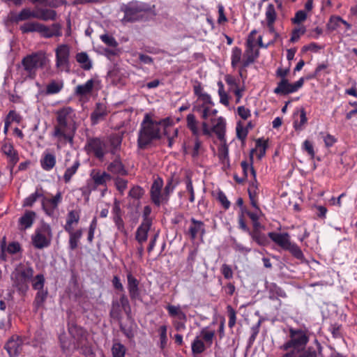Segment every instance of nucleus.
Masks as SVG:
<instances>
[{"instance_id": "f257e3e1", "label": "nucleus", "mask_w": 357, "mask_h": 357, "mask_svg": "<svg viewBox=\"0 0 357 357\" xmlns=\"http://www.w3.org/2000/svg\"><path fill=\"white\" fill-rule=\"evenodd\" d=\"M75 111L70 107H64L56 112V124L51 136L55 139L57 149L68 143L73 144L74 137L78 128Z\"/></svg>"}, {"instance_id": "f03ea898", "label": "nucleus", "mask_w": 357, "mask_h": 357, "mask_svg": "<svg viewBox=\"0 0 357 357\" xmlns=\"http://www.w3.org/2000/svg\"><path fill=\"white\" fill-rule=\"evenodd\" d=\"M169 119H164L160 121L152 119L149 115L146 114L141 123L138 133L137 144L140 149H144L153 140L160 138L164 128L168 126Z\"/></svg>"}, {"instance_id": "7ed1b4c3", "label": "nucleus", "mask_w": 357, "mask_h": 357, "mask_svg": "<svg viewBox=\"0 0 357 357\" xmlns=\"http://www.w3.org/2000/svg\"><path fill=\"white\" fill-rule=\"evenodd\" d=\"M49 59L43 52H38L24 56L18 66V82L23 83L29 79H34L39 68H44Z\"/></svg>"}, {"instance_id": "20e7f679", "label": "nucleus", "mask_w": 357, "mask_h": 357, "mask_svg": "<svg viewBox=\"0 0 357 357\" xmlns=\"http://www.w3.org/2000/svg\"><path fill=\"white\" fill-rule=\"evenodd\" d=\"M289 337V339L280 347L281 350L288 351L293 349L296 353H300L306 347L310 340L308 331L302 328H290Z\"/></svg>"}, {"instance_id": "39448f33", "label": "nucleus", "mask_w": 357, "mask_h": 357, "mask_svg": "<svg viewBox=\"0 0 357 357\" xmlns=\"http://www.w3.org/2000/svg\"><path fill=\"white\" fill-rule=\"evenodd\" d=\"M268 236L283 250L289 252L296 259L302 260L305 258L300 247L291 241L290 235L287 232L271 231L268 233Z\"/></svg>"}, {"instance_id": "423d86ee", "label": "nucleus", "mask_w": 357, "mask_h": 357, "mask_svg": "<svg viewBox=\"0 0 357 357\" xmlns=\"http://www.w3.org/2000/svg\"><path fill=\"white\" fill-rule=\"evenodd\" d=\"M121 10L124 13L122 22H132L142 19L145 14L151 10V7L146 3L132 1L123 4Z\"/></svg>"}, {"instance_id": "0eeeda50", "label": "nucleus", "mask_w": 357, "mask_h": 357, "mask_svg": "<svg viewBox=\"0 0 357 357\" xmlns=\"http://www.w3.org/2000/svg\"><path fill=\"white\" fill-rule=\"evenodd\" d=\"M68 331L74 339V342L73 343L68 342L62 337H60L61 345L63 351L75 349L85 344L87 337V333L85 330L77 325L72 324L69 326Z\"/></svg>"}, {"instance_id": "6e6552de", "label": "nucleus", "mask_w": 357, "mask_h": 357, "mask_svg": "<svg viewBox=\"0 0 357 357\" xmlns=\"http://www.w3.org/2000/svg\"><path fill=\"white\" fill-rule=\"evenodd\" d=\"M52 232L51 227L47 223H43L37 227L31 236L33 245L38 249L48 247L52 241Z\"/></svg>"}, {"instance_id": "1a4fd4ad", "label": "nucleus", "mask_w": 357, "mask_h": 357, "mask_svg": "<svg viewBox=\"0 0 357 357\" xmlns=\"http://www.w3.org/2000/svg\"><path fill=\"white\" fill-rule=\"evenodd\" d=\"M211 123V127H210L206 121H203L202 123V134L211 137L212 133L214 132L218 138L225 142V128H226V121L225 118L219 116L218 118L213 117L209 120Z\"/></svg>"}, {"instance_id": "9d476101", "label": "nucleus", "mask_w": 357, "mask_h": 357, "mask_svg": "<svg viewBox=\"0 0 357 357\" xmlns=\"http://www.w3.org/2000/svg\"><path fill=\"white\" fill-rule=\"evenodd\" d=\"M33 276V269L31 267H19L12 274V280L16 287L24 291L28 289V283Z\"/></svg>"}, {"instance_id": "9b49d317", "label": "nucleus", "mask_w": 357, "mask_h": 357, "mask_svg": "<svg viewBox=\"0 0 357 357\" xmlns=\"http://www.w3.org/2000/svg\"><path fill=\"white\" fill-rule=\"evenodd\" d=\"M55 66L60 71H68L70 67V46L59 44L54 50Z\"/></svg>"}, {"instance_id": "f8f14e48", "label": "nucleus", "mask_w": 357, "mask_h": 357, "mask_svg": "<svg viewBox=\"0 0 357 357\" xmlns=\"http://www.w3.org/2000/svg\"><path fill=\"white\" fill-rule=\"evenodd\" d=\"M193 110L200 115L204 121L215 117L218 113V110L214 108V102L211 98L199 102H195Z\"/></svg>"}, {"instance_id": "ddd939ff", "label": "nucleus", "mask_w": 357, "mask_h": 357, "mask_svg": "<svg viewBox=\"0 0 357 357\" xmlns=\"http://www.w3.org/2000/svg\"><path fill=\"white\" fill-rule=\"evenodd\" d=\"M86 149L89 153L93 154L96 158L102 160L107 153V144L104 139L91 138L87 141Z\"/></svg>"}, {"instance_id": "4468645a", "label": "nucleus", "mask_w": 357, "mask_h": 357, "mask_svg": "<svg viewBox=\"0 0 357 357\" xmlns=\"http://www.w3.org/2000/svg\"><path fill=\"white\" fill-rule=\"evenodd\" d=\"M62 199L63 195L61 191H57L56 195L52 197L43 195L41 199L42 209L47 215L54 217L59 205L62 202Z\"/></svg>"}, {"instance_id": "2eb2a0df", "label": "nucleus", "mask_w": 357, "mask_h": 357, "mask_svg": "<svg viewBox=\"0 0 357 357\" xmlns=\"http://www.w3.org/2000/svg\"><path fill=\"white\" fill-rule=\"evenodd\" d=\"M163 181L161 178H155L151 187L150 195L152 202L159 206L167 202L166 195L163 193Z\"/></svg>"}, {"instance_id": "dca6fc26", "label": "nucleus", "mask_w": 357, "mask_h": 357, "mask_svg": "<svg viewBox=\"0 0 357 357\" xmlns=\"http://www.w3.org/2000/svg\"><path fill=\"white\" fill-rule=\"evenodd\" d=\"M304 83V78L301 77L296 82L291 84L287 79H282L278 82V86L274 89V93L278 95H287L297 91L302 87Z\"/></svg>"}, {"instance_id": "f3484780", "label": "nucleus", "mask_w": 357, "mask_h": 357, "mask_svg": "<svg viewBox=\"0 0 357 357\" xmlns=\"http://www.w3.org/2000/svg\"><path fill=\"white\" fill-rule=\"evenodd\" d=\"M259 56V50L256 48V43L252 39L248 38L246 42V50H245L242 60V68H246Z\"/></svg>"}, {"instance_id": "a211bd4d", "label": "nucleus", "mask_w": 357, "mask_h": 357, "mask_svg": "<svg viewBox=\"0 0 357 357\" xmlns=\"http://www.w3.org/2000/svg\"><path fill=\"white\" fill-rule=\"evenodd\" d=\"M98 83L99 81L98 79L91 78L87 80L84 84L77 85L75 89L74 94L80 100L88 98L94 86Z\"/></svg>"}, {"instance_id": "6ab92c4d", "label": "nucleus", "mask_w": 357, "mask_h": 357, "mask_svg": "<svg viewBox=\"0 0 357 357\" xmlns=\"http://www.w3.org/2000/svg\"><path fill=\"white\" fill-rule=\"evenodd\" d=\"M38 33L45 38L59 37L62 35L61 26L59 23H54L50 26L41 24Z\"/></svg>"}, {"instance_id": "aec40b11", "label": "nucleus", "mask_w": 357, "mask_h": 357, "mask_svg": "<svg viewBox=\"0 0 357 357\" xmlns=\"http://www.w3.org/2000/svg\"><path fill=\"white\" fill-rule=\"evenodd\" d=\"M90 176L95 188L98 186L106 187L107 183L112 179V176L109 174L95 169L91 171Z\"/></svg>"}, {"instance_id": "412c9836", "label": "nucleus", "mask_w": 357, "mask_h": 357, "mask_svg": "<svg viewBox=\"0 0 357 357\" xmlns=\"http://www.w3.org/2000/svg\"><path fill=\"white\" fill-rule=\"evenodd\" d=\"M152 220L142 222L135 232V239L140 245H143L148 239V233L151 229Z\"/></svg>"}, {"instance_id": "4be33fe9", "label": "nucleus", "mask_w": 357, "mask_h": 357, "mask_svg": "<svg viewBox=\"0 0 357 357\" xmlns=\"http://www.w3.org/2000/svg\"><path fill=\"white\" fill-rule=\"evenodd\" d=\"M265 16L266 26L268 27V31L271 33H273L275 36H278V34L275 32L274 27V23L277 18V14L275 6L273 3H269L266 6Z\"/></svg>"}, {"instance_id": "5701e85b", "label": "nucleus", "mask_w": 357, "mask_h": 357, "mask_svg": "<svg viewBox=\"0 0 357 357\" xmlns=\"http://www.w3.org/2000/svg\"><path fill=\"white\" fill-rule=\"evenodd\" d=\"M191 224L188 228V234L192 240H195L198 236L203 237L205 234V227L203 222L191 218Z\"/></svg>"}, {"instance_id": "b1692460", "label": "nucleus", "mask_w": 357, "mask_h": 357, "mask_svg": "<svg viewBox=\"0 0 357 357\" xmlns=\"http://www.w3.org/2000/svg\"><path fill=\"white\" fill-rule=\"evenodd\" d=\"M56 156L54 153L45 151L40 160V166L45 171L52 170L56 165Z\"/></svg>"}, {"instance_id": "393cba45", "label": "nucleus", "mask_w": 357, "mask_h": 357, "mask_svg": "<svg viewBox=\"0 0 357 357\" xmlns=\"http://www.w3.org/2000/svg\"><path fill=\"white\" fill-rule=\"evenodd\" d=\"M5 349L10 357L17 356L22 350V340L19 337H12L6 343Z\"/></svg>"}, {"instance_id": "a878e982", "label": "nucleus", "mask_w": 357, "mask_h": 357, "mask_svg": "<svg viewBox=\"0 0 357 357\" xmlns=\"http://www.w3.org/2000/svg\"><path fill=\"white\" fill-rule=\"evenodd\" d=\"M36 19L43 21H54L57 18V13L53 9L40 8L35 10Z\"/></svg>"}, {"instance_id": "bb28decb", "label": "nucleus", "mask_w": 357, "mask_h": 357, "mask_svg": "<svg viewBox=\"0 0 357 357\" xmlns=\"http://www.w3.org/2000/svg\"><path fill=\"white\" fill-rule=\"evenodd\" d=\"M36 214L34 211H27L19 219V229L20 230H26L30 228L35 220Z\"/></svg>"}, {"instance_id": "cd10ccee", "label": "nucleus", "mask_w": 357, "mask_h": 357, "mask_svg": "<svg viewBox=\"0 0 357 357\" xmlns=\"http://www.w3.org/2000/svg\"><path fill=\"white\" fill-rule=\"evenodd\" d=\"M128 289L132 299H136L139 296V281L129 273L127 275Z\"/></svg>"}, {"instance_id": "c85d7f7f", "label": "nucleus", "mask_w": 357, "mask_h": 357, "mask_svg": "<svg viewBox=\"0 0 357 357\" xmlns=\"http://www.w3.org/2000/svg\"><path fill=\"white\" fill-rule=\"evenodd\" d=\"M35 10H31L29 8H23L19 13L12 15L11 20L13 22L28 20L31 18H36Z\"/></svg>"}, {"instance_id": "c756f323", "label": "nucleus", "mask_w": 357, "mask_h": 357, "mask_svg": "<svg viewBox=\"0 0 357 357\" xmlns=\"http://www.w3.org/2000/svg\"><path fill=\"white\" fill-rule=\"evenodd\" d=\"M2 151L8 157L13 168L19 160L17 153L15 151L13 146L10 143H6L2 146Z\"/></svg>"}, {"instance_id": "7c9ffc66", "label": "nucleus", "mask_w": 357, "mask_h": 357, "mask_svg": "<svg viewBox=\"0 0 357 357\" xmlns=\"http://www.w3.org/2000/svg\"><path fill=\"white\" fill-rule=\"evenodd\" d=\"M107 169L108 172L115 175L123 176L127 174V171L119 158H116L110 162Z\"/></svg>"}, {"instance_id": "2f4dec72", "label": "nucleus", "mask_w": 357, "mask_h": 357, "mask_svg": "<svg viewBox=\"0 0 357 357\" xmlns=\"http://www.w3.org/2000/svg\"><path fill=\"white\" fill-rule=\"evenodd\" d=\"M248 195L251 205L257 210H259L257 204V195L259 193L258 183L257 180H253L248 187Z\"/></svg>"}, {"instance_id": "473e14b6", "label": "nucleus", "mask_w": 357, "mask_h": 357, "mask_svg": "<svg viewBox=\"0 0 357 357\" xmlns=\"http://www.w3.org/2000/svg\"><path fill=\"white\" fill-rule=\"evenodd\" d=\"M80 212L77 210H72L68 212L66 218V222L64 226V229L70 230L73 229V226L77 225L79 221Z\"/></svg>"}, {"instance_id": "72a5a7b5", "label": "nucleus", "mask_w": 357, "mask_h": 357, "mask_svg": "<svg viewBox=\"0 0 357 357\" xmlns=\"http://www.w3.org/2000/svg\"><path fill=\"white\" fill-rule=\"evenodd\" d=\"M166 309L168 312L169 315L171 317L175 319V320L178 319L181 321H186V315L183 312L181 307L179 305H168L166 307Z\"/></svg>"}, {"instance_id": "f704fd0d", "label": "nucleus", "mask_w": 357, "mask_h": 357, "mask_svg": "<svg viewBox=\"0 0 357 357\" xmlns=\"http://www.w3.org/2000/svg\"><path fill=\"white\" fill-rule=\"evenodd\" d=\"M75 59L81 68L84 70H89L93 67L92 61L85 52H79L76 54Z\"/></svg>"}, {"instance_id": "c9c22d12", "label": "nucleus", "mask_w": 357, "mask_h": 357, "mask_svg": "<svg viewBox=\"0 0 357 357\" xmlns=\"http://www.w3.org/2000/svg\"><path fill=\"white\" fill-rule=\"evenodd\" d=\"M69 234V249L70 250H75L78 246V243L82 236V230L77 229L73 231V229L66 230Z\"/></svg>"}, {"instance_id": "e433bc0d", "label": "nucleus", "mask_w": 357, "mask_h": 357, "mask_svg": "<svg viewBox=\"0 0 357 357\" xmlns=\"http://www.w3.org/2000/svg\"><path fill=\"white\" fill-rule=\"evenodd\" d=\"M215 335V330L210 329L208 327H204L201 330L200 334L197 335V337H200L201 340H203L207 347H211L213 344Z\"/></svg>"}, {"instance_id": "4c0bfd02", "label": "nucleus", "mask_w": 357, "mask_h": 357, "mask_svg": "<svg viewBox=\"0 0 357 357\" xmlns=\"http://www.w3.org/2000/svg\"><path fill=\"white\" fill-rule=\"evenodd\" d=\"M107 114V107L103 103H97L94 112L91 114V120L93 123H98Z\"/></svg>"}, {"instance_id": "58836bf2", "label": "nucleus", "mask_w": 357, "mask_h": 357, "mask_svg": "<svg viewBox=\"0 0 357 357\" xmlns=\"http://www.w3.org/2000/svg\"><path fill=\"white\" fill-rule=\"evenodd\" d=\"M43 190L42 188L37 187L36 191L31 193L29 197L24 199L23 202V206L31 207L39 199H43Z\"/></svg>"}, {"instance_id": "ea45409f", "label": "nucleus", "mask_w": 357, "mask_h": 357, "mask_svg": "<svg viewBox=\"0 0 357 357\" xmlns=\"http://www.w3.org/2000/svg\"><path fill=\"white\" fill-rule=\"evenodd\" d=\"M20 250V245L17 242H12L6 246L5 245H1V253L0 257L2 260L6 261V253L15 254Z\"/></svg>"}, {"instance_id": "a19ab883", "label": "nucleus", "mask_w": 357, "mask_h": 357, "mask_svg": "<svg viewBox=\"0 0 357 357\" xmlns=\"http://www.w3.org/2000/svg\"><path fill=\"white\" fill-rule=\"evenodd\" d=\"M242 51L238 47H234L231 50V64L233 68H236L239 63H242ZM243 68H241L239 70V75L242 76V69Z\"/></svg>"}, {"instance_id": "79ce46f5", "label": "nucleus", "mask_w": 357, "mask_h": 357, "mask_svg": "<svg viewBox=\"0 0 357 357\" xmlns=\"http://www.w3.org/2000/svg\"><path fill=\"white\" fill-rule=\"evenodd\" d=\"M187 127L190 130L193 135L197 137L200 134L199 123L193 114H189L186 117Z\"/></svg>"}, {"instance_id": "37998d69", "label": "nucleus", "mask_w": 357, "mask_h": 357, "mask_svg": "<svg viewBox=\"0 0 357 357\" xmlns=\"http://www.w3.org/2000/svg\"><path fill=\"white\" fill-rule=\"evenodd\" d=\"M206 347L200 337L196 336L191 344L192 352L193 354H200L206 350Z\"/></svg>"}, {"instance_id": "c03bdc74", "label": "nucleus", "mask_w": 357, "mask_h": 357, "mask_svg": "<svg viewBox=\"0 0 357 357\" xmlns=\"http://www.w3.org/2000/svg\"><path fill=\"white\" fill-rule=\"evenodd\" d=\"M63 87V82L61 80L51 81L46 86V94H56L61 91Z\"/></svg>"}, {"instance_id": "a18cd8bd", "label": "nucleus", "mask_w": 357, "mask_h": 357, "mask_svg": "<svg viewBox=\"0 0 357 357\" xmlns=\"http://www.w3.org/2000/svg\"><path fill=\"white\" fill-rule=\"evenodd\" d=\"M193 91L197 96V100L195 102H199L211 98V96L204 91L200 83H197L193 86Z\"/></svg>"}, {"instance_id": "49530a36", "label": "nucleus", "mask_w": 357, "mask_h": 357, "mask_svg": "<svg viewBox=\"0 0 357 357\" xmlns=\"http://www.w3.org/2000/svg\"><path fill=\"white\" fill-rule=\"evenodd\" d=\"M162 134L165 135L168 139V146L169 147H172L174 143V138L177 137L178 130L176 128H173L170 125L169 122L168 126H166V127L164 128V131L162 132Z\"/></svg>"}, {"instance_id": "de8ad7c7", "label": "nucleus", "mask_w": 357, "mask_h": 357, "mask_svg": "<svg viewBox=\"0 0 357 357\" xmlns=\"http://www.w3.org/2000/svg\"><path fill=\"white\" fill-rule=\"evenodd\" d=\"M32 3H38L40 5L52 8H58L66 3V0H29Z\"/></svg>"}, {"instance_id": "09e8293b", "label": "nucleus", "mask_w": 357, "mask_h": 357, "mask_svg": "<svg viewBox=\"0 0 357 357\" xmlns=\"http://www.w3.org/2000/svg\"><path fill=\"white\" fill-rule=\"evenodd\" d=\"M41 23L38 22H29L20 26V29L23 33L30 32H39Z\"/></svg>"}, {"instance_id": "8fccbe9b", "label": "nucleus", "mask_w": 357, "mask_h": 357, "mask_svg": "<svg viewBox=\"0 0 357 357\" xmlns=\"http://www.w3.org/2000/svg\"><path fill=\"white\" fill-rule=\"evenodd\" d=\"M47 296V291L45 290L38 291L33 302L34 307L36 310L42 307Z\"/></svg>"}, {"instance_id": "3c124183", "label": "nucleus", "mask_w": 357, "mask_h": 357, "mask_svg": "<svg viewBox=\"0 0 357 357\" xmlns=\"http://www.w3.org/2000/svg\"><path fill=\"white\" fill-rule=\"evenodd\" d=\"M79 167V161L77 160L73 163V165L71 167L66 169L63 175V180L65 183H67L70 182L73 175L75 174V173L77 172Z\"/></svg>"}, {"instance_id": "603ef678", "label": "nucleus", "mask_w": 357, "mask_h": 357, "mask_svg": "<svg viewBox=\"0 0 357 357\" xmlns=\"http://www.w3.org/2000/svg\"><path fill=\"white\" fill-rule=\"evenodd\" d=\"M218 95L220 97V102L225 106H228L229 104V96L225 90L224 84L223 83L220 81L218 82Z\"/></svg>"}, {"instance_id": "864d4df0", "label": "nucleus", "mask_w": 357, "mask_h": 357, "mask_svg": "<svg viewBox=\"0 0 357 357\" xmlns=\"http://www.w3.org/2000/svg\"><path fill=\"white\" fill-rule=\"evenodd\" d=\"M225 81L229 86V91L230 92H233L242 87L239 86L238 80L231 75H225Z\"/></svg>"}, {"instance_id": "5fc2aeb1", "label": "nucleus", "mask_w": 357, "mask_h": 357, "mask_svg": "<svg viewBox=\"0 0 357 357\" xmlns=\"http://www.w3.org/2000/svg\"><path fill=\"white\" fill-rule=\"evenodd\" d=\"M241 167L243 172V174L245 177H248L249 175H250L253 180L256 179V172L254 169L252 163L249 164L246 161H242L241 162Z\"/></svg>"}, {"instance_id": "6e6d98bb", "label": "nucleus", "mask_w": 357, "mask_h": 357, "mask_svg": "<svg viewBox=\"0 0 357 357\" xmlns=\"http://www.w3.org/2000/svg\"><path fill=\"white\" fill-rule=\"evenodd\" d=\"M215 199L225 210H227L230 207L231 203L228 200L226 195L222 190H218L215 192Z\"/></svg>"}, {"instance_id": "4d7b16f0", "label": "nucleus", "mask_w": 357, "mask_h": 357, "mask_svg": "<svg viewBox=\"0 0 357 357\" xmlns=\"http://www.w3.org/2000/svg\"><path fill=\"white\" fill-rule=\"evenodd\" d=\"M307 121V119L306 116V112L304 109H302L300 111V120L295 121L294 122V127L296 130H302L304 128V126L306 124Z\"/></svg>"}, {"instance_id": "13d9d810", "label": "nucleus", "mask_w": 357, "mask_h": 357, "mask_svg": "<svg viewBox=\"0 0 357 357\" xmlns=\"http://www.w3.org/2000/svg\"><path fill=\"white\" fill-rule=\"evenodd\" d=\"M32 287L34 289L38 291L44 290L45 278L42 274L37 275L35 278H32Z\"/></svg>"}, {"instance_id": "bf43d9fd", "label": "nucleus", "mask_w": 357, "mask_h": 357, "mask_svg": "<svg viewBox=\"0 0 357 357\" xmlns=\"http://www.w3.org/2000/svg\"><path fill=\"white\" fill-rule=\"evenodd\" d=\"M252 238L259 245H266L268 243L267 238L264 234H261L259 231L250 232Z\"/></svg>"}, {"instance_id": "052dcab7", "label": "nucleus", "mask_w": 357, "mask_h": 357, "mask_svg": "<svg viewBox=\"0 0 357 357\" xmlns=\"http://www.w3.org/2000/svg\"><path fill=\"white\" fill-rule=\"evenodd\" d=\"M113 357H125L126 348L121 343H114L112 348Z\"/></svg>"}, {"instance_id": "680f3d73", "label": "nucleus", "mask_w": 357, "mask_h": 357, "mask_svg": "<svg viewBox=\"0 0 357 357\" xmlns=\"http://www.w3.org/2000/svg\"><path fill=\"white\" fill-rule=\"evenodd\" d=\"M160 335V346L162 349L165 348L167 344V327L165 325L160 326L158 329Z\"/></svg>"}, {"instance_id": "e2e57ef3", "label": "nucleus", "mask_w": 357, "mask_h": 357, "mask_svg": "<svg viewBox=\"0 0 357 357\" xmlns=\"http://www.w3.org/2000/svg\"><path fill=\"white\" fill-rule=\"evenodd\" d=\"M306 31L305 26H302L300 27L295 28L291 32V36L290 41L291 43H296L300 37L303 35Z\"/></svg>"}, {"instance_id": "0e129e2a", "label": "nucleus", "mask_w": 357, "mask_h": 357, "mask_svg": "<svg viewBox=\"0 0 357 357\" xmlns=\"http://www.w3.org/2000/svg\"><path fill=\"white\" fill-rule=\"evenodd\" d=\"M267 142L263 139H258L256 141V151L259 153V157H263L266 153Z\"/></svg>"}, {"instance_id": "69168bd1", "label": "nucleus", "mask_w": 357, "mask_h": 357, "mask_svg": "<svg viewBox=\"0 0 357 357\" xmlns=\"http://www.w3.org/2000/svg\"><path fill=\"white\" fill-rule=\"evenodd\" d=\"M100 38L101 40L105 44L108 45L109 47H118L119 44H118L116 40L112 36H110L108 34H103V35H101Z\"/></svg>"}, {"instance_id": "338daca9", "label": "nucleus", "mask_w": 357, "mask_h": 357, "mask_svg": "<svg viewBox=\"0 0 357 357\" xmlns=\"http://www.w3.org/2000/svg\"><path fill=\"white\" fill-rule=\"evenodd\" d=\"M109 144L112 147L111 152L115 153L116 151H117L121 146V138L118 135L111 136L109 138Z\"/></svg>"}, {"instance_id": "774afa93", "label": "nucleus", "mask_w": 357, "mask_h": 357, "mask_svg": "<svg viewBox=\"0 0 357 357\" xmlns=\"http://www.w3.org/2000/svg\"><path fill=\"white\" fill-rule=\"evenodd\" d=\"M297 357H317V353L313 347H309L301 351Z\"/></svg>"}]
</instances>
